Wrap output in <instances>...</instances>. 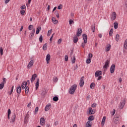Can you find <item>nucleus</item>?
I'll return each mask as SVG.
<instances>
[{
	"instance_id": "1",
	"label": "nucleus",
	"mask_w": 127,
	"mask_h": 127,
	"mask_svg": "<svg viewBox=\"0 0 127 127\" xmlns=\"http://www.w3.org/2000/svg\"><path fill=\"white\" fill-rule=\"evenodd\" d=\"M76 89H77V85L74 84L71 86V88L69 89V93L71 95H73L75 93V91H76Z\"/></svg>"
},
{
	"instance_id": "2",
	"label": "nucleus",
	"mask_w": 127,
	"mask_h": 127,
	"mask_svg": "<svg viewBox=\"0 0 127 127\" xmlns=\"http://www.w3.org/2000/svg\"><path fill=\"white\" fill-rule=\"evenodd\" d=\"M125 105H126V100H124L123 101L120 102V104H119V108L120 110H123V109H124Z\"/></svg>"
},
{
	"instance_id": "3",
	"label": "nucleus",
	"mask_w": 127,
	"mask_h": 127,
	"mask_svg": "<svg viewBox=\"0 0 127 127\" xmlns=\"http://www.w3.org/2000/svg\"><path fill=\"white\" fill-rule=\"evenodd\" d=\"M109 65H110V61L109 60H107L105 62V65L103 66V68L105 69V70H107Z\"/></svg>"
},
{
	"instance_id": "4",
	"label": "nucleus",
	"mask_w": 127,
	"mask_h": 127,
	"mask_svg": "<svg viewBox=\"0 0 127 127\" xmlns=\"http://www.w3.org/2000/svg\"><path fill=\"white\" fill-rule=\"evenodd\" d=\"M84 76H82L80 79L79 86L80 87H83L84 86V84L85 82L84 81Z\"/></svg>"
},
{
	"instance_id": "5",
	"label": "nucleus",
	"mask_w": 127,
	"mask_h": 127,
	"mask_svg": "<svg viewBox=\"0 0 127 127\" xmlns=\"http://www.w3.org/2000/svg\"><path fill=\"white\" fill-rule=\"evenodd\" d=\"M33 64H34V61L32 60L28 64L27 68L28 69H30V68H31L32 66H33Z\"/></svg>"
},
{
	"instance_id": "6",
	"label": "nucleus",
	"mask_w": 127,
	"mask_h": 127,
	"mask_svg": "<svg viewBox=\"0 0 127 127\" xmlns=\"http://www.w3.org/2000/svg\"><path fill=\"white\" fill-rule=\"evenodd\" d=\"M51 58V56H50V54H48L46 57V60L47 61V64H49V63L50 62V59Z\"/></svg>"
},
{
	"instance_id": "7",
	"label": "nucleus",
	"mask_w": 127,
	"mask_h": 127,
	"mask_svg": "<svg viewBox=\"0 0 127 127\" xmlns=\"http://www.w3.org/2000/svg\"><path fill=\"white\" fill-rule=\"evenodd\" d=\"M116 18H117V13H116L115 12H113L112 13V14L111 15V20L112 21L115 20Z\"/></svg>"
},
{
	"instance_id": "8",
	"label": "nucleus",
	"mask_w": 127,
	"mask_h": 127,
	"mask_svg": "<svg viewBox=\"0 0 127 127\" xmlns=\"http://www.w3.org/2000/svg\"><path fill=\"white\" fill-rule=\"evenodd\" d=\"M34 33H35V29H33L29 35L30 39H32L33 38V36H34Z\"/></svg>"
},
{
	"instance_id": "9",
	"label": "nucleus",
	"mask_w": 127,
	"mask_h": 127,
	"mask_svg": "<svg viewBox=\"0 0 127 127\" xmlns=\"http://www.w3.org/2000/svg\"><path fill=\"white\" fill-rule=\"evenodd\" d=\"M102 74V71L97 70L95 72V77H99V76H101Z\"/></svg>"
},
{
	"instance_id": "10",
	"label": "nucleus",
	"mask_w": 127,
	"mask_h": 127,
	"mask_svg": "<svg viewBox=\"0 0 127 127\" xmlns=\"http://www.w3.org/2000/svg\"><path fill=\"white\" fill-rule=\"evenodd\" d=\"M40 123L41 126H44V125H45V119H44V118H41L40 119Z\"/></svg>"
},
{
	"instance_id": "11",
	"label": "nucleus",
	"mask_w": 127,
	"mask_h": 127,
	"mask_svg": "<svg viewBox=\"0 0 127 127\" xmlns=\"http://www.w3.org/2000/svg\"><path fill=\"white\" fill-rule=\"evenodd\" d=\"M81 34H82V28H80L78 29L76 36H81Z\"/></svg>"
},
{
	"instance_id": "12",
	"label": "nucleus",
	"mask_w": 127,
	"mask_h": 127,
	"mask_svg": "<svg viewBox=\"0 0 127 127\" xmlns=\"http://www.w3.org/2000/svg\"><path fill=\"white\" fill-rule=\"evenodd\" d=\"M116 68V65L115 64H112L110 67V72L113 73L115 72V68Z\"/></svg>"
},
{
	"instance_id": "13",
	"label": "nucleus",
	"mask_w": 127,
	"mask_h": 127,
	"mask_svg": "<svg viewBox=\"0 0 127 127\" xmlns=\"http://www.w3.org/2000/svg\"><path fill=\"white\" fill-rule=\"evenodd\" d=\"M36 77H37V75H36V74L34 73V74L32 75V78L31 79V83L34 82L35 79L36 78Z\"/></svg>"
},
{
	"instance_id": "14",
	"label": "nucleus",
	"mask_w": 127,
	"mask_h": 127,
	"mask_svg": "<svg viewBox=\"0 0 127 127\" xmlns=\"http://www.w3.org/2000/svg\"><path fill=\"white\" fill-rule=\"evenodd\" d=\"M83 40H84V43L86 44L87 43V40L88 39V36L85 34H84L83 35Z\"/></svg>"
},
{
	"instance_id": "15",
	"label": "nucleus",
	"mask_w": 127,
	"mask_h": 127,
	"mask_svg": "<svg viewBox=\"0 0 127 127\" xmlns=\"http://www.w3.org/2000/svg\"><path fill=\"white\" fill-rule=\"evenodd\" d=\"M89 115H94L95 113H96V111L95 110L92 109V108H89Z\"/></svg>"
},
{
	"instance_id": "16",
	"label": "nucleus",
	"mask_w": 127,
	"mask_h": 127,
	"mask_svg": "<svg viewBox=\"0 0 127 127\" xmlns=\"http://www.w3.org/2000/svg\"><path fill=\"white\" fill-rule=\"evenodd\" d=\"M27 85V82L24 81L21 85V88L22 89H24L25 88H26V86Z\"/></svg>"
},
{
	"instance_id": "17",
	"label": "nucleus",
	"mask_w": 127,
	"mask_h": 127,
	"mask_svg": "<svg viewBox=\"0 0 127 127\" xmlns=\"http://www.w3.org/2000/svg\"><path fill=\"white\" fill-rule=\"evenodd\" d=\"M16 92L18 94H20V93H21V87L20 86L17 87Z\"/></svg>"
},
{
	"instance_id": "18",
	"label": "nucleus",
	"mask_w": 127,
	"mask_h": 127,
	"mask_svg": "<svg viewBox=\"0 0 127 127\" xmlns=\"http://www.w3.org/2000/svg\"><path fill=\"white\" fill-rule=\"evenodd\" d=\"M16 118V115H15V114H14L12 117H11V121L12 123H14L15 122V119Z\"/></svg>"
},
{
	"instance_id": "19",
	"label": "nucleus",
	"mask_w": 127,
	"mask_h": 127,
	"mask_svg": "<svg viewBox=\"0 0 127 127\" xmlns=\"http://www.w3.org/2000/svg\"><path fill=\"white\" fill-rule=\"evenodd\" d=\"M110 49H111V44H108L106 46V52H108L110 51Z\"/></svg>"
},
{
	"instance_id": "20",
	"label": "nucleus",
	"mask_w": 127,
	"mask_h": 127,
	"mask_svg": "<svg viewBox=\"0 0 127 127\" xmlns=\"http://www.w3.org/2000/svg\"><path fill=\"white\" fill-rule=\"evenodd\" d=\"M94 120H95V117L93 115L90 116L88 118V120L89 121V122L94 121Z\"/></svg>"
},
{
	"instance_id": "21",
	"label": "nucleus",
	"mask_w": 127,
	"mask_h": 127,
	"mask_svg": "<svg viewBox=\"0 0 127 127\" xmlns=\"http://www.w3.org/2000/svg\"><path fill=\"white\" fill-rule=\"evenodd\" d=\"M36 90H37L38 89V87H39V79H37V82H36Z\"/></svg>"
},
{
	"instance_id": "22",
	"label": "nucleus",
	"mask_w": 127,
	"mask_h": 127,
	"mask_svg": "<svg viewBox=\"0 0 127 127\" xmlns=\"http://www.w3.org/2000/svg\"><path fill=\"white\" fill-rule=\"evenodd\" d=\"M52 20L54 24H57V23H58V20H56V18H55V17H52Z\"/></svg>"
},
{
	"instance_id": "23",
	"label": "nucleus",
	"mask_w": 127,
	"mask_h": 127,
	"mask_svg": "<svg viewBox=\"0 0 127 127\" xmlns=\"http://www.w3.org/2000/svg\"><path fill=\"white\" fill-rule=\"evenodd\" d=\"M92 127V122L91 121H88L86 123V127Z\"/></svg>"
},
{
	"instance_id": "24",
	"label": "nucleus",
	"mask_w": 127,
	"mask_h": 127,
	"mask_svg": "<svg viewBox=\"0 0 127 127\" xmlns=\"http://www.w3.org/2000/svg\"><path fill=\"white\" fill-rule=\"evenodd\" d=\"M78 36H74L73 37V42L74 43H77L78 42Z\"/></svg>"
},
{
	"instance_id": "25",
	"label": "nucleus",
	"mask_w": 127,
	"mask_h": 127,
	"mask_svg": "<svg viewBox=\"0 0 127 127\" xmlns=\"http://www.w3.org/2000/svg\"><path fill=\"white\" fill-rule=\"evenodd\" d=\"M106 122V116L103 117L102 122H101V125L102 127L105 125V123Z\"/></svg>"
},
{
	"instance_id": "26",
	"label": "nucleus",
	"mask_w": 127,
	"mask_h": 127,
	"mask_svg": "<svg viewBox=\"0 0 127 127\" xmlns=\"http://www.w3.org/2000/svg\"><path fill=\"white\" fill-rule=\"evenodd\" d=\"M51 107V105H46L45 110L46 112H47V111H49V110L50 109V107Z\"/></svg>"
},
{
	"instance_id": "27",
	"label": "nucleus",
	"mask_w": 127,
	"mask_h": 127,
	"mask_svg": "<svg viewBox=\"0 0 127 127\" xmlns=\"http://www.w3.org/2000/svg\"><path fill=\"white\" fill-rule=\"evenodd\" d=\"M40 30H41V27H40V26L38 27L37 28V30L36 31V34H39Z\"/></svg>"
},
{
	"instance_id": "28",
	"label": "nucleus",
	"mask_w": 127,
	"mask_h": 127,
	"mask_svg": "<svg viewBox=\"0 0 127 127\" xmlns=\"http://www.w3.org/2000/svg\"><path fill=\"white\" fill-rule=\"evenodd\" d=\"M114 123H115V124L117 125V124H119V123H120V119H118L117 118H114Z\"/></svg>"
},
{
	"instance_id": "29",
	"label": "nucleus",
	"mask_w": 127,
	"mask_h": 127,
	"mask_svg": "<svg viewBox=\"0 0 127 127\" xmlns=\"http://www.w3.org/2000/svg\"><path fill=\"white\" fill-rule=\"evenodd\" d=\"M114 25L115 29H117L118 27H119V24H118V22H114Z\"/></svg>"
},
{
	"instance_id": "30",
	"label": "nucleus",
	"mask_w": 127,
	"mask_h": 127,
	"mask_svg": "<svg viewBox=\"0 0 127 127\" xmlns=\"http://www.w3.org/2000/svg\"><path fill=\"white\" fill-rule=\"evenodd\" d=\"M29 92V87H28V86H27L26 87V88H25V94L27 95Z\"/></svg>"
},
{
	"instance_id": "31",
	"label": "nucleus",
	"mask_w": 127,
	"mask_h": 127,
	"mask_svg": "<svg viewBox=\"0 0 127 127\" xmlns=\"http://www.w3.org/2000/svg\"><path fill=\"white\" fill-rule=\"evenodd\" d=\"M43 49L44 51L47 50V43H46L44 45V46H43Z\"/></svg>"
},
{
	"instance_id": "32",
	"label": "nucleus",
	"mask_w": 127,
	"mask_h": 127,
	"mask_svg": "<svg viewBox=\"0 0 127 127\" xmlns=\"http://www.w3.org/2000/svg\"><path fill=\"white\" fill-rule=\"evenodd\" d=\"M39 40L40 42H41V43H42V41H43V36H42V35H40V36L39 38Z\"/></svg>"
},
{
	"instance_id": "33",
	"label": "nucleus",
	"mask_w": 127,
	"mask_h": 127,
	"mask_svg": "<svg viewBox=\"0 0 127 127\" xmlns=\"http://www.w3.org/2000/svg\"><path fill=\"white\" fill-rule=\"evenodd\" d=\"M3 87H4V83H1V84H0V90H2Z\"/></svg>"
},
{
	"instance_id": "34",
	"label": "nucleus",
	"mask_w": 127,
	"mask_h": 127,
	"mask_svg": "<svg viewBox=\"0 0 127 127\" xmlns=\"http://www.w3.org/2000/svg\"><path fill=\"white\" fill-rule=\"evenodd\" d=\"M53 101H54V102H57V101L59 100V98H58V97L55 96L53 98Z\"/></svg>"
},
{
	"instance_id": "35",
	"label": "nucleus",
	"mask_w": 127,
	"mask_h": 127,
	"mask_svg": "<svg viewBox=\"0 0 127 127\" xmlns=\"http://www.w3.org/2000/svg\"><path fill=\"white\" fill-rule=\"evenodd\" d=\"M91 30L93 32H95L96 30V28L95 27V25L91 26Z\"/></svg>"
},
{
	"instance_id": "36",
	"label": "nucleus",
	"mask_w": 127,
	"mask_h": 127,
	"mask_svg": "<svg viewBox=\"0 0 127 127\" xmlns=\"http://www.w3.org/2000/svg\"><path fill=\"white\" fill-rule=\"evenodd\" d=\"M124 48L127 50V39L125 41L124 43Z\"/></svg>"
},
{
	"instance_id": "37",
	"label": "nucleus",
	"mask_w": 127,
	"mask_h": 127,
	"mask_svg": "<svg viewBox=\"0 0 127 127\" xmlns=\"http://www.w3.org/2000/svg\"><path fill=\"white\" fill-rule=\"evenodd\" d=\"M58 81V78L57 77H54L53 78V82H55V83H57V82Z\"/></svg>"
},
{
	"instance_id": "38",
	"label": "nucleus",
	"mask_w": 127,
	"mask_h": 127,
	"mask_svg": "<svg viewBox=\"0 0 127 127\" xmlns=\"http://www.w3.org/2000/svg\"><path fill=\"white\" fill-rule=\"evenodd\" d=\"M71 62L73 64H74V63H75V62H76V58L75 57V56H73L72 60Z\"/></svg>"
},
{
	"instance_id": "39",
	"label": "nucleus",
	"mask_w": 127,
	"mask_h": 127,
	"mask_svg": "<svg viewBox=\"0 0 127 127\" xmlns=\"http://www.w3.org/2000/svg\"><path fill=\"white\" fill-rule=\"evenodd\" d=\"M0 55H3V49H2V47L0 48Z\"/></svg>"
},
{
	"instance_id": "40",
	"label": "nucleus",
	"mask_w": 127,
	"mask_h": 127,
	"mask_svg": "<svg viewBox=\"0 0 127 127\" xmlns=\"http://www.w3.org/2000/svg\"><path fill=\"white\" fill-rule=\"evenodd\" d=\"M91 61H92V60H91V59H87L86 60L87 64H90Z\"/></svg>"
},
{
	"instance_id": "41",
	"label": "nucleus",
	"mask_w": 127,
	"mask_h": 127,
	"mask_svg": "<svg viewBox=\"0 0 127 127\" xmlns=\"http://www.w3.org/2000/svg\"><path fill=\"white\" fill-rule=\"evenodd\" d=\"M120 40V35L119 34H117L116 36V41H119Z\"/></svg>"
},
{
	"instance_id": "42",
	"label": "nucleus",
	"mask_w": 127,
	"mask_h": 127,
	"mask_svg": "<svg viewBox=\"0 0 127 127\" xmlns=\"http://www.w3.org/2000/svg\"><path fill=\"white\" fill-rule=\"evenodd\" d=\"M113 32H114V29H111L110 30V32H109V35H110V36H112V35L113 34Z\"/></svg>"
},
{
	"instance_id": "43",
	"label": "nucleus",
	"mask_w": 127,
	"mask_h": 127,
	"mask_svg": "<svg viewBox=\"0 0 127 127\" xmlns=\"http://www.w3.org/2000/svg\"><path fill=\"white\" fill-rule=\"evenodd\" d=\"M28 118H29V114H27L25 117V122H26V121H27Z\"/></svg>"
},
{
	"instance_id": "44",
	"label": "nucleus",
	"mask_w": 127,
	"mask_h": 127,
	"mask_svg": "<svg viewBox=\"0 0 127 127\" xmlns=\"http://www.w3.org/2000/svg\"><path fill=\"white\" fill-rule=\"evenodd\" d=\"M115 119H118V120H120L121 119V115H115Z\"/></svg>"
},
{
	"instance_id": "45",
	"label": "nucleus",
	"mask_w": 127,
	"mask_h": 127,
	"mask_svg": "<svg viewBox=\"0 0 127 127\" xmlns=\"http://www.w3.org/2000/svg\"><path fill=\"white\" fill-rule=\"evenodd\" d=\"M90 89H93V87H95V83L92 82L91 84H90Z\"/></svg>"
},
{
	"instance_id": "46",
	"label": "nucleus",
	"mask_w": 127,
	"mask_h": 127,
	"mask_svg": "<svg viewBox=\"0 0 127 127\" xmlns=\"http://www.w3.org/2000/svg\"><path fill=\"white\" fill-rule=\"evenodd\" d=\"M52 33V29H51L50 30L48 31V36H50V35Z\"/></svg>"
},
{
	"instance_id": "47",
	"label": "nucleus",
	"mask_w": 127,
	"mask_h": 127,
	"mask_svg": "<svg viewBox=\"0 0 127 127\" xmlns=\"http://www.w3.org/2000/svg\"><path fill=\"white\" fill-rule=\"evenodd\" d=\"M20 13L22 14V15H24V13H25V10H22L20 11Z\"/></svg>"
},
{
	"instance_id": "48",
	"label": "nucleus",
	"mask_w": 127,
	"mask_h": 127,
	"mask_svg": "<svg viewBox=\"0 0 127 127\" xmlns=\"http://www.w3.org/2000/svg\"><path fill=\"white\" fill-rule=\"evenodd\" d=\"M32 28H33V25H30L28 27V29L29 30H31V29H32Z\"/></svg>"
},
{
	"instance_id": "49",
	"label": "nucleus",
	"mask_w": 127,
	"mask_h": 127,
	"mask_svg": "<svg viewBox=\"0 0 127 127\" xmlns=\"http://www.w3.org/2000/svg\"><path fill=\"white\" fill-rule=\"evenodd\" d=\"M13 88H14V86H13L11 89V90H10V92L9 93V95H11V94H12V92H13Z\"/></svg>"
},
{
	"instance_id": "50",
	"label": "nucleus",
	"mask_w": 127,
	"mask_h": 127,
	"mask_svg": "<svg viewBox=\"0 0 127 127\" xmlns=\"http://www.w3.org/2000/svg\"><path fill=\"white\" fill-rule=\"evenodd\" d=\"M93 57V54H89L88 55V59H91Z\"/></svg>"
},
{
	"instance_id": "51",
	"label": "nucleus",
	"mask_w": 127,
	"mask_h": 127,
	"mask_svg": "<svg viewBox=\"0 0 127 127\" xmlns=\"http://www.w3.org/2000/svg\"><path fill=\"white\" fill-rule=\"evenodd\" d=\"M61 42H62V39H59L58 44H61Z\"/></svg>"
},
{
	"instance_id": "52",
	"label": "nucleus",
	"mask_w": 127,
	"mask_h": 127,
	"mask_svg": "<svg viewBox=\"0 0 127 127\" xmlns=\"http://www.w3.org/2000/svg\"><path fill=\"white\" fill-rule=\"evenodd\" d=\"M20 8H21V9H24L26 8V6H25V5H24L23 6H21L20 7Z\"/></svg>"
},
{
	"instance_id": "53",
	"label": "nucleus",
	"mask_w": 127,
	"mask_h": 127,
	"mask_svg": "<svg viewBox=\"0 0 127 127\" xmlns=\"http://www.w3.org/2000/svg\"><path fill=\"white\" fill-rule=\"evenodd\" d=\"M97 106V104L96 103H93L91 107L92 108H96V107Z\"/></svg>"
},
{
	"instance_id": "54",
	"label": "nucleus",
	"mask_w": 127,
	"mask_h": 127,
	"mask_svg": "<svg viewBox=\"0 0 127 127\" xmlns=\"http://www.w3.org/2000/svg\"><path fill=\"white\" fill-rule=\"evenodd\" d=\"M38 107H36L35 110V114H36L38 112Z\"/></svg>"
},
{
	"instance_id": "55",
	"label": "nucleus",
	"mask_w": 127,
	"mask_h": 127,
	"mask_svg": "<svg viewBox=\"0 0 127 127\" xmlns=\"http://www.w3.org/2000/svg\"><path fill=\"white\" fill-rule=\"evenodd\" d=\"M69 22L70 25H71V24H72V23H74V21L72 20L71 19H70L69 21Z\"/></svg>"
},
{
	"instance_id": "56",
	"label": "nucleus",
	"mask_w": 127,
	"mask_h": 127,
	"mask_svg": "<svg viewBox=\"0 0 127 127\" xmlns=\"http://www.w3.org/2000/svg\"><path fill=\"white\" fill-rule=\"evenodd\" d=\"M62 4H60L58 7V9H62Z\"/></svg>"
},
{
	"instance_id": "57",
	"label": "nucleus",
	"mask_w": 127,
	"mask_h": 127,
	"mask_svg": "<svg viewBox=\"0 0 127 127\" xmlns=\"http://www.w3.org/2000/svg\"><path fill=\"white\" fill-rule=\"evenodd\" d=\"M64 60H65V61H66V62L68 61V56L67 55L65 56Z\"/></svg>"
},
{
	"instance_id": "58",
	"label": "nucleus",
	"mask_w": 127,
	"mask_h": 127,
	"mask_svg": "<svg viewBox=\"0 0 127 127\" xmlns=\"http://www.w3.org/2000/svg\"><path fill=\"white\" fill-rule=\"evenodd\" d=\"M10 114H11V111H10V110L9 109L8 110V115H10Z\"/></svg>"
},
{
	"instance_id": "59",
	"label": "nucleus",
	"mask_w": 127,
	"mask_h": 127,
	"mask_svg": "<svg viewBox=\"0 0 127 127\" xmlns=\"http://www.w3.org/2000/svg\"><path fill=\"white\" fill-rule=\"evenodd\" d=\"M56 15L58 18H59V13H56Z\"/></svg>"
},
{
	"instance_id": "60",
	"label": "nucleus",
	"mask_w": 127,
	"mask_h": 127,
	"mask_svg": "<svg viewBox=\"0 0 127 127\" xmlns=\"http://www.w3.org/2000/svg\"><path fill=\"white\" fill-rule=\"evenodd\" d=\"M54 33L52 35V36H51V38L50 39V41H52V39L53 38V36L54 35Z\"/></svg>"
},
{
	"instance_id": "61",
	"label": "nucleus",
	"mask_w": 127,
	"mask_h": 127,
	"mask_svg": "<svg viewBox=\"0 0 127 127\" xmlns=\"http://www.w3.org/2000/svg\"><path fill=\"white\" fill-rule=\"evenodd\" d=\"M81 47H82V48H84V47H85V44H84V43H82Z\"/></svg>"
},
{
	"instance_id": "62",
	"label": "nucleus",
	"mask_w": 127,
	"mask_h": 127,
	"mask_svg": "<svg viewBox=\"0 0 127 127\" xmlns=\"http://www.w3.org/2000/svg\"><path fill=\"white\" fill-rule=\"evenodd\" d=\"M6 82V81H5V78H3V82H1V83H4V84H5Z\"/></svg>"
},
{
	"instance_id": "63",
	"label": "nucleus",
	"mask_w": 127,
	"mask_h": 127,
	"mask_svg": "<svg viewBox=\"0 0 127 127\" xmlns=\"http://www.w3.org/2000/svg\"><path fill=\"white\" fill-rule=\"evenodd\" d=\"M102 79V76H99V77H98V78H97V80H101Z\"/></svg>"
},
{
	"instance_id": "64",
	"label": "nucleus",
	"mask_w": 127,
	"mask_h": 127,
	"mask_svg": "<svg viewBox=\"0 0 127 127\" xmlns=\"http://www.w3.org/2000/svg\"><path fill=\"white\" fill-rule=\"evenodd\" d=\"M10 0H5V3H8V2L10 1Z\"/></svg>"
}]
</instances>
